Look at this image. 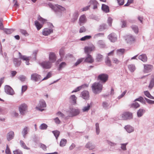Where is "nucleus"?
<instances>
[{
  "instance_id": "obj_1",
  "label": "nucleus",
  "mask_w": 154,
  "mask_h": 154,
  "mask_svg": "<svg viewBox=\"0 0 154 154\" xmlns=\"http://www.w3.org/2000/svg\"><path fill=\"white\" fill-rule=\"evenodd\" d=\"M91 87L93 92L95 94H97L101 91L103 85L101 83L95 82L92 85Z\"/></svg>"
},
{
  "instance_id": "obj_2",
  "label": "nucleus",
  "mask_w": 154,
  "mask_h": 154,
  "mask_svg": "<svg viewBox=\"0 0 154 154\" xmlns=\"http://www.w3.org/2000/svg\"><path fill=\"white\" fill-rule=\"evenodd\" d=\"M49 7L53 9L56 13H62L65 11L66 9L63 7L58 5H53L50 4L49 5Z\"/></svg>"
},
{
  "instance_id": "obj_3",
  "label": "nucleus",
  "mask_w": 154,
  "mask_h": 154,
  "mask_svg": "<svg viewBox=\"0 0 154 154\" xmlns=\"http://www.w3.org/2000/svg\"><path fill=\"white\" fill-rule=\"evenodd\" d=\"M108 75L106 74H101L99 75L97 78V80L100 81L102 83H104L107 80Z\"/></svg>"
},
{
  "instance_id": "obj_4",
  "label": "nucleus",
  "mask_w": 154,
  "mask_h": 154,
  "mask_svg": "<svg viewBox=\"0 0 154 154\" xmlns=\"http://www.w3.org/2000/svg\"><path fill=\"white\" fill-rule=\"evenodd\" d=\"M133 117L132 114L129 112H124L121 115V119L126 120L131 119Z\"/></svg>"
},
{
  "instance_id": "obj_5",
  "label": "nucleus",
  "mask_w": 154,
  "mask_h": 154,
  "mask_svg": "<svg viewBox=\"0 0 154 154\" xmlns=\"http://www.w3.org/2000/svg\"><path fill=\"white\" fill-rule=\"evenodd\" d=\"M19 109L20 113L22 115H23L27 109V106L25 103L21 104L19 106Z\"/></svg>"
},
{
  "instance_id": "obj_6",
  "label": "nucleus",
  "mask_w": 154,
  "mask_h": 154,
  "mask_svg": "<svg viewBox=\"0 0 154 154\" xmlns=\"http://www.w3.org/2000/svg\"><path fill=\"white\" fill-rule=\"evenodd\" d=\"M95 49V48L93 45L88 46H86L84 48L85 53L86 54H89L92 51H94Z\"/></svg>"
},
{
  "instance_id": "obj_7",
  "label": "nucleus",
  "mask_w": 154,
  "mask_h": 154,
  "mask_svg": "<svg viewBox=\"0 0 154 154\" xmlns=\"http://www.w3.org/2000/svg\"><path fill=\"white\" fill-rule=\"evenodd\" d=\"M5 91L8 94L12 95L14 94L13 89L9 86L6 85L5 87Z\"/></svg>"
},
{
  "instance_id": "obj_8",
  "label": "nucleus",
  "mask_w": 154,
  "mask_h": 154,
  "mask_svg": "<svg viewBox=\"0 0 154 154\" xmlns=\"http://www.w3.org/2000/svg\"><path fill=\"white\" fill-rule=\"evenodd\" d=\"M41 66L44 69H49L51 66V63L49 62L44 61L40 63Z\"/></svg>"
},
{
  "instance_id": "obj_9",
  "label": "nucleus",
  "mask_w": 154,
  "mask_h": 154,
  "mask_svg": "<svg viewBox=\"0 0 154 154\" xmlns=\"http://www.w3.org/2000/svg\"><path fill=\"white\" fill-rule=\"evenodd\" d=\"M94 61V59L91 55L88 54L85 59V62L87 63H92Z\"/></svg>"
},
{
  "instance_id": "obj_10",
  "label": "nucleus",
  "mask_w": 154,
  "mask_h": 154,
  "mask_svg": "<svg viewBox=\"0 0 154 154\" xmlns=\"http://www.w3.org/2000/svg\"><path fill=\"white\" fill-rule=\"evenodd\" d=\"M40 106L38 107H36V108L38 110L42 111L43 109L42 108L45 107L46 106V105L45 101L43 100H41L39 102Z\"/></svg>"
},
{
  "instance_id": "obj_11",
  "label": "nucleus",
  "mask_w": 154,
  "mask_h": 154,
  "mask_svg": "<svg viewBox=\"0 0 154 154\" xmlns=\"http://www.w3.org/2000/svg\"><path fill=\"white\" fill-rule=\"evenodd\" d=\"M31 79L35 82L41 80V76L36 73L32 74L31 75Z\"/></svg>"
},
{
  "instance_id": "obj_12",
  "label": "nucleus",
  "mask_w": 154,
  "mask_h": 154,
  "mask_svg": "<svg viewBox=\"0 0 154 154\" xmlns=\"http://www.w3.org/2000/svg\"><path fill=\"white\" fill-rule=\"evenodd\" d=\"M125 40L127 43L131 44L135 41V39L133 36L128 35L126 36Z\"/></svg>"
},
{
  "instance_id": "obj_13",
  "label": "nucleus",
  "mask_w": 154,
  "mask_h": 154,
  "mask_svg": "<svg viewBox=\"0 0 154 154\" xmlns=\"http://www.w3.org/2000/svg\"><path fill=\"white\" fill-rule=\"evenodd\" d=\"M109 39L112 42H115L117 40L116 35L114 33H111L108 36Z\"/></svg>"
},
{
  "instance_id": "obj_14",
  "label": "nucleus",
  "mask_w": 154,
  "mask_h": 154,
  "mask_svg": "<svg viewBox=\"0 0 154 154\" xmlns=\"http://www.w3.org/2000/svg\"><path fill=\"white\" fill-rule=\"evenodd\" d=\"M87 21V19L85 15H82L79 18V23L80 26L85 23Z\"/></svg>"
},
{
  "instance_id": "obj_15",
  "label": "nucleus",
  "mask_w": 154,
  "mask_h": 154,
  "mask_svg": "<svg viewBox=\"0 0 154 154\" xmlns=\"http://www.w3.org/2000/svg\"><path fill=\"white\" fill-rule=\"evenodd\" d=\"M14 136V132L13 131H10L8 133L7 135V139L8 141H9L13 139Z\"/></svg>"
},
{
  "instance_id": "obj_16",
  "label": "nucleus",
  "mask_w": 154,
  "mask_h": 154,
  "mask_svg": "<svg viewBox=\"0 0 154 154\" xmlns=\"http://www.w3.org/2000/svg\"><path fill=\"white\" fill-rule=\"evenodd\" d=\"M144 71L147 72H149L152 69L153 66L152 65L149 64H144Z\"/></svg>"
},
{
  "instance_id": "obj_17",
  "label": "nucleus",
  "mask_w": 154,
  "mask_h": 154,
  "mask_svg": "<svg viewBox=\"0 0 154 154\" xmlns=\"http://www.w3.org/2000/svg\"><path fill=\"white\" fill-rule=\"evenodd\" d=\"M82 97L85 99H88L89 97V93L88 91H84L81 93Z\"/></svg>"
},
{
  "instance_id": "obj_18",
  "label": "nucleus",
  "mask_w": 154,
  "mask_h": 154,
  "mask_svg": "<svg viewBox=\"0 0 154 154\" xmlns=\"http://www.w3.org/2000/svg\"><path fill=\"white\" fill-rule=\"evenodd\" d=\"M49 59L51 63L54 62L56 61V57L54 53H50Z\"/></svg>"
},
{
  "instance_id": "obj_19",
  "label": "nucleus",
  "mask_w": 154,
  "mask_h": 154,
  "mask_svg": "<svg viewBox=\"0 0 154 154\" xmlns=\"http://www.w3.org/2000/svg\"><path fill=\"white\" fill-rule=\"evenodd\" d=\"M52 32L53 31L52 29L45 28L43 30L42 34L44 35H48Z\"/></svg>"
},
{
  "instance_id": "obj_20",
  "label": "nucleus",
  "mask_w": 154,
  "mask_h": 154,
  "mask_svg": "<svg viewBox=\"0 0 154 154\" xmlns=\"http://www.w3.org/2000/svg\"><path fill=\"white\" fill-rule=\"evenodd\" d=\"M13 63L16 66H19L20 65L21 61V60L16 58H14L13 59Z\"/></svg>"
},
{
  "instance_id": "obj_21",
  "label": "nucleus",
  "mask_w": 154,
  "mask_h": 154,
  "mask_svg": "<svg viewBox=\"0 0 154 154\" xmlns=\"http://www.w3.org/2000/svg\"><path fill=\"white\" fill-rule=\"evenodd\" d=\"M138 58L144 62H146L147 60V57L146 55L144 54H142L139 55Z\"/></svg>"
},
{
  "instance_id": "obj_22",
  "label": "nucleus",
  "mask_w": 154,
  "mask_h": 154,
  "mask_svg": "<svg viewBox=\"0 0 154 154\" xmlns=\"http://www.w3.org/2000/svg\"><path fill=\"white\" fill-rule=\"evenodd\" d=\"M124 128L128 133H131L134 131L133 128L131 126L129 125L125 126Z\"/></svg>"
},
{
  "instance_id": "obj_23",
  "label": "nucleus",
  "mask_w": 154,
  "mask_h": 154,
  "mask_svg": "<svg viewBox=\"0 0 154 154\" xmlns=\"http://www.w3.org/2000/svg\"><path fill=\"white\" fill-rule=\"evenodd\" d=\"M101 8L102 10L106 13H108L109 12V8L108 6L104 4H102Z\"/></svg>"
},
{
  "instance_id": "obj_24",
  "label": "nucleus",
  "mask_w": 154,
  "mask_h": 154,
  "mask_svg": "<svg viewBox=\"0 0 154 154\" xmlns=\"http://www.w3.org/2000/svg\"><path fill=\"white\" fill-rule=\"evenodd\" d=\"M35 25L38 30H39L43 26V25L40 24L36 20L35 21Z\"/></svg>"
},
{
  "instance_id": "obj_25",
  "label": "nucleus",
  "mask_w": 154,
  "mask_h": 154,
  "mask_svg": "<svg viewBox=\"0 0 154 154\" xmlns=\"http://www.w3.org/2000/svg\"><path fill=\"white\" fill-rule=\"evenodd\" d=\"M128 68L130 71L131 72H133L136 69V67L133 64H130L128 66Z\"/></svg>"
},
{
  "instance_id": "obj_26",
  "label": "nucleus",
  "mask_w": 154,
  "mask_h": 154,
  "mask_svg": "<svg viewBox=\"0 0 154 154\" xmlns=\"http://www.w3.org/2000/svg\"><path fill=\"white\" fill-rule=\"evenodd\" d=\"M143 93L144 95L147 97L151 99H154V97L150 94V93L148 91H144Z\"/></svg>"
},
{
  "instance_id": "obj_27",
  "label": "nucleus",
  "mask_w": 154,
  "mask_h": 154,
  "mask_svg": "<svg viewBox=\"0 0 154 154\" xmlns=\"http://www.w3.org/2000/svg\"><path fill=\"white\" fill-rule=\"evenodd\" d=\"M29 128L26 127H25L22 131V134L24 137H25L26 135L28 134Z\"/></svg>"
},
{
  "instance_id": "obj_28",
  "label": "nucleus",
  "mask_w": 154,
  "mask_h": 154,
  "mask_svg": "<svg viewBox=\"0 0 154 154\" xmlns=\"http://www.w3.org/2000/svg\"><path fill=\"white\" fill-rule=\"evenodd\" d=\"M86 147L90 150L93 149L95 148V146L90 142H88L87 144Z\"/></svg>"
},
{
  "instance_id": "obj_29",
  "label": "nucleus",
  "mask_w": 154,
  "mask_h": 154,
  "mask_svg": "<svg viewBox=\"0 0 154 154\" xmlns=\"http://www.w3.org/2000/svg\"><path fill=\"white\" fill-rule=\"evenodd\" d=\"M103 59V56L102 55L100 54H97L96 60L97 62H100Z\"/></svg>"
},
{
  "instance_id": "obj_30",
  "label": "nucleus",
  "mask_w": 154,
  "mask_h": 154,
  "mask_svg": "<svg viewBox=\"0 0 154 154\" xmlns=\"http://www.w3.org/2000/svg\"><path fill=\"white\" fill-rule=\"evenodd\" d=\"M154 86V78H152L148 86V88L151 90Z\"/></svg>"
},
{
  "instance_id": "obj_31",
  "label": "nucleus",
  "mask_w": 154,
  "mask_h": 154,
  "mask_svg": "<svg viewBox=\"0 0 154 154\" xmlns=\"http://www.w3.org/2000/svg\"><path fill=\"white\" fill-rule=\"evenodd\" d=\"M67 143V140L66 139H62L60 143V146L63 147L65 146Z\"/></svg>"
},
{
  "instance_id": "obj_32",
  "label": "nucleus",
  "mask_w": 154,
  "mask_h": 154,
  "mask_svg": "<svg viewBox=\"0 0 154 154\" xmlns=\"http://www.w3.org/2000/svg\"><path fill=\"white\" fill-rule=\"evenodd\" d=\"M91 38V35H86L83 37H82L80 40L82 41H85Z\"/></svg>"
},
{
  "instance_id": "obj_33",
  "label": "nucleus",
  "mask_w": 154,
  "mask_h": 154,
  "mask_svg": "<svg viewBox=\"0 0 154 154\" xmlns=\"http://www.w3.org/2000/svg\"><path fill=\"white\" fill-rule=\"evenodd\" d=\"M90 3L91 4H94V6L93 7V9H96L97 8V2L95 0H91L90 2Z\"/></svg>"
},
{
  "instance_id": "obj_34",
  "label": "nucleus",
  "mask_w": 154,
  "mask_h": 154,
  "mask_svg": "<svg viewBox=\"0 0 154 154\" xmlns=\"http://www.w3.org/2000/svg\"><path fill=\"white\" fill-rule=\"evenodd\" d=\"M102 106L105 109H107L109 106V104L106 101H104L102 103Z\"/></svg>"
},
{
  "instance_id": "obj_35",
  "label": "nucleus",
  "mask_w": 154,
  "mask_h": 154,
  "mask_svg": "<svg viewBox=\"0 0 154 154\" xmlns=\"http://www.w3.org/2000/svg\"><path fill=\"white\" fill-rule=\"evenodd\" d=\"M76 97L74 95H72L70 97V99L71 100L73 101V103L74 104L76 103Z\"/></svg>"
},
{
  "instance_id": "obj_36",
  "label": "nucleus",
  "mask_w": 154,
  "mask_h": 154,
  "mask_svg": "<svg viewBox=\"0 0 154 154\" xmlns=\"http://www.w3.org/2000/svg\"><path fill=\"white\" fill-rule=\"evenodd\" d=\"M131 28L135 33H137L138 32V28L136 26L132 25L131 26Z\"/></svg>"
},
{
  "instance_id": "obj_37",
  "label": "nucleus",
  "mask_w": 154,
  "mask_h": 154,
  "mask_svg": "<svg viewBox=\"0 0 154 154\" xmlns=\"http://www.w3.org/2000/svg\"><path fill=\"white\" fill-rule=\"evenodd\" d=\"M105 63L108 66H111V63L109 58L107 57L105 60Z\"/></svg>"
},
{
  "instance_id": "obj_38",
  "label": "nucleus",
  "mask_w": 154,
  "mask_h": 154,
  "mask_svg": "<svg viewBox=\"0 0 154 154\" xmlns=\"http://www.w3.org/2000/svg\"><path fill=\"white\" fill-rule=\"evenodd\" d=\"M144 110L142 109H139L137 112V114L139 117L141 116L143 114V113L144 112Z\"/></svg>"
},
{
  "instance_id": "obj_39",
  "label": "nucleus",
  "mask_w": 154,
  "mask_h": 154,
  "mask_svg": "<svg viewBox=\"0 0 154 154\" xmlns=\"http://www.w3.org/2000/svg\"><path fill=\"white\" fill-rule=\"evenodd\" d=\"M91 106L89 104H88L87 106H85L83 108L82 110L83 112H87L90 109Z\"/></svg>"
},
{
  "instance_id": "obj_40",
  "label": "nucleus",
  "mask_w": 154,
  "mask_h": 154,
  "mask_svg": "<svg viewBox=\"0 0 154 154\" xmlns=\"http://www.w3.org/2000/svg\"><path fill=\"white\" fill-rule=\"evenodd\" d=\"M73 112L72 116H75L79 114V112L78 110L73 109L72 110Z\"/></svg>"
},
{
  "instance_id": "obj_41",
  "label": "nucleus",
  "mask_w": 154,
  "mask_h": 154,
  "mask_svg": "<svg viewBox=\"0 0 154 154\" xmlns=\"http://www.w3.org/2000/svg\"><path fill=\"white\" fill-rule=\"evenodd\" d=\"M4 31L7 34H9L12 33L13 32V30L11 29H5Z\"/></svg>"
},
{
  "instance_id": "obj_42",
  "label": "nucleus",
  "mask_w": 154,
  "mask_h": 154,
  "mask_svg": "<svg viewBox=\"0 0 154 154\" xmlns=\"http://www.w3.org/2000/svg\"><path fill=\"white\" fill-rule=\"evenodd\" d=\"M20 145L24 149H29L28 148L26 145L25 143H24V142L22 141L21 140L20 142Z\"/></svg>"
},
{
  "instance_id": "obj_43",
  "label": "nucleus",
  "mask_w": 154,
  "mask_h": 154,
  "mask_svg": "<svg viewBox=\"0 0 154 154\" xmlns=\"http://www.w3.org/2000/svg\"><path fill=\"white\" fill-rule=\"evenodd\" d=\"M131 106L132 107L137 108L140 106V105L138 103L135 102L131 104Z\"/></svg>"
},
{
  "instance_id": "obj_44",
  "label": "nucleus",
  "mask_w": 154,
  "mask_h": 154,
  "mask_svg": "<svg viewBox=\"0 0 154 154\" xmlns=\"http://www.w3.org/2000/svg\"><path fill=\"white\" fill-rule=\"evenodd\" d=\"M56 139H57L60 134V132L58 131H52Z\"/></svg>"
},
{
  "instance_id": "obj_45",
  "label": "nucleus",
  "mask_w": 154,
  "mask_h": 154,
  "mask_svg": "<svg viewBox=\"0 0 154 154\" xmlns=\"http://www.w3.org/2000/svg\"><path fill=\"white\" fill-rule=\"evenodd\" d=\"M60 55L61 58H63L64 55V49L63 48H61L60 50Z\"/></svg>"
},
{
  "instance_id": "obj_46",
  "label": "nucleus",
  "mask_w": 154,
  "mask_h": 154,
  "mask_svg": "<svg viewBox=\"0 0 154 154\" xmlns=\"http://www.w3.org/2000/svg\"><path fill=\"white\" fill-rule=\"evenodd\" d=\"M47 127L48 126L47 125L43 123L40 126L39 128L41 129L44 130L46 129Z\"/></svg>"
},
{
  "instance_id": "obj_47",
  "label": "nucleus",
  "mask_w": 154,
  "mask_h": 154,
  "mask_svg": "<svg viewBox=\"0 0 154 154\" xmlns=\"http://www.w3.org/2000/svg\"><path fill=\"white\" fill-rule=\"evenodd\" d=\"M96 132L97 134H99L100 133V129H99V124L97 123L96 124Z\"/></svg>"
},
{
  "instance_id": "obj_48",
  "label": "nucleus",
  "mask_w": 154,
  "mask_h": 154,
  "mask_svg": "<svg viewBox=\"0 0 154 154\" xmlns=\"http://www.w3.org/2000/svg\"><path fill=\"white\" fill-rule=\"evenodd\" d=\"M125 51L124 49H120L117 50V53L118 54H124Z\"/></svg>"
},
{
  "instance_id": "obj_49",
  "label": "nucleus",
  "mask_w": 154,
  "mask_h": 154,
  "mask_svg": "<svg viewBox=\"0 0 154 154\" xmlns=\"http://www.w3.org/2000/svg\"><path fill=\"white\" fill-rule=\"evenodd\" d=\"M98 44L100 47L103 48L105 46V44L102 40L99 41L98 42Z\"/></svg>"
},
{
  "instance_id": "obj_50",
  "label": "nucleus",
  "mask_w": 154,
  "mask_h": 154,
  "mask_svg": "<svg viewBox=\"0 0 154 154\" xmlns=\"http://www.w3.org/2000/svg\"><path fill=\"white\" fill-rule=\"evenodd\" d=\"M84 58H81L79 59L77 62L75 63V66H77L78 65L81 63L84 60Z\"/></svg>"
},
{
  "instance_id": "obj_51",
  "label": "nucleus",
  "mask_w": 154,
  "mask_h": 154,
  "mask_svg": "<svg viewBox=\"0 0 154 154\" xmlns=\"http://www.w3.org/2000/svg\"><path fill=\"white\" fill-rule=\"evenodd\" d=\"M5 153L6 154H11L10 149L8 145H7L6 148L5 150Z\"/></svg>"
},
{
  "instance_id": "obj_52",
  "label": "nucleus",
  "mask_w": 154,
  "mask_h": 154,
  "mask_svg": "<svg viewBox=\"0 0 154 154\" xmlns=\"http://www.w3.org/2000/svg\"><path fill=\"white\" fill-rule=\"evenodd\" d=\"M23 60L27 61L29 60L30 58L29 57H26L25 56H23L20 58Z\"/></svg>"
},
{
  "instance_id": "obj_53",
  "label": "nucleus",
  "mask_w": 154,
  "mask_h": 154,
  "mask_svg": "<svg viewBox=\"0 0 154 154\" xmlns=\"http://www.w3.org/2000/svg\"><path fill=\"white\" fill-rule=\"evenodd\" d=\"M104 35V33H99L96 34L94 36L95 38H98L99 37H103Z\"/></svg>"
},
{
  "instance_id": "obj_54",
  "label": "nucleus",
  "mask_w": 154,
  "mask_h": 154,
  "mask_svg": "<svg viewBox=\"0 0 154 154\" xmlns=\"http://www.w3.org/2000/svg\"><path fill=\"white\" fill-rule=\"evenodd\" d=\"M86 31V29L84 26L81 27L79 31V32L80 33L85 32Z\"/></svg>"
},
{
  "instance_id": "obj_55",
  "label": "nucleus",
  "mask_w": 154,
  "mask_h": 154,
  "mask_svg": "<svg viewBox=\"0 0 154 154\" xmlns=\"http://www.w3.org/2000/svg\"><path fill=\"white\" fill-rule=\"evenodd\" d=\"M66 65V63L64 62H62L60 65L59 67V70H60L62 68L64 67Z\"/></svg>"
},
{
  "instance_id": "obj_56",
  "label": "nucleus",
  "mask_w": 154,
  "mask_h": 154,
  "mask_svg": "<svg viewBox=\"0 0 154 154\" xmlns=\"http://www.w3.org/2000/svg\"><path fill=\"white\" fill-rule=\"evenodd\" d=\"M38 19L39 21L42 22V23L43 24H44L46 21V20L40 16H39L38 17Z\"/></svg>"
},
{
  "instance_id": "obj_57",
  "label": "nucleus",
  "mask_w": 154,
  "mask_h": 154,
  "mask_svg": "<svg viewBox=\"0 0 154 154\" xmlns=\"http://www.w3.org/2000/svg\"><path fill=\"white\" fill-rule=\"evenodd\" d=\"M51 76V74L50 72H49L47 74L46 76L45 77L44 79H43L42 81L46 80L50 78Z\"/></svg>"
},
{
  "instance_id": "obj_58",
  "label": "nucleus",
  "mask_w": 154,
  "mask_h": 154,
  "mask_svg": "<svg viewBox=\"0 0 154 154\" xmlns=\"http://www.w3.org/2000/svg\"><path fill=\"white\" fill-rule=\"evenodd\" d=\"M108 23L109 25L111 26H112V19L110 17H109L108 19Z\"/></svg>"
},
{
  "instance_id": "obj_59",
  "label": "nucleus",
  "mask_w": 154,
  "mask_h": 154,
  "mask_svg": "<svg viewBox=\"0 0 154 154\" xmlns=\"http://www.w3.org/2000/svg\"><path fill=\"white\" fill-rule=\"evenodd\" d=\"M14 154H23L22 152L19 149H16L13 151Z\"/></svg>"
},
{
  "instance_id": "obj_60",
  "label": "nucleus",
  "mask_w": 154,
  "mask_h": 154,
  "mask_svg": "<svg viewBox=\"0 0 154 154\" xmlns=\"http://www.w3.org/2000/svg\"><path fill=\"white\" fill-rule=\"evenodd\" d=\"M135 101H138L141 102H143L144 101L143 98L142 97H140L136 99Z\"/></svg>"
},
{
  "instance_id": "obj_61",
  "label": "nucleus",
  "mask_w": 154,
  "mask_h": 154,
  "mask_svg": "<svg viewBox=\"0 0 154 154\" xmlns=\"http://www.w3.org/2000/svg\"><path fill=\"white\" fill-rule=\"evenodd\" d=\"M27 89V86L26 85L23 86L22 88V93L23 94Z\"/></svg>"
},
{
  "instance_id": "obj_62",
  "label": "nucleus",
  "mask_w": 154,
  "mask_h": 154,
  "mask_svg": "<svg viewBox=\"0 0 154 154\" xmlns=\"http://www.w3.org/2000/svg\"><path fill=\"white\" fill-rule=\"evenodd\" d=\"M145 99L146 100L147 103L149 104H154V101H152L147 98H145Z\"/></svg>"
},
{
  "instance_id": "obj_63",
  "label": "nucleus",
  "mask_w": 154,
  "mask_h": 154,
  "mask_svg": "<svg viewBox=\"0 0 154 154\" xmlns=\"http://www.w3.org/2000/svg\"><path fill=\"white\" fill-rule=\"evenodd\" d=\"M40 146L44 150H47V147L45 145L41 143L40 144Z\"/></svg>"
},
{
  "instance_id": "obj_64",
  "label": "nucleus",
  "mask_w": 154,
  "mask_h": 154,
  "mask_svg": "<svg viewBox=\"0 0 154 154\" xmlns=\"http://www.w3.org/2000/svg\"><path fill=\"white\" fill-rule=\"evenodd\" d=\"M112 62L113 63L116 64L119 63V60L115 58H113Z\"/></svg>"
}]
</instances>
